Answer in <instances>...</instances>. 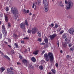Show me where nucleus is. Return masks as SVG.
<instances>
[{
    "label": "nucleus",
    "mask_w": 74,
    "mask_h": 74,
    "mask_svg": "<svg viewBox=\"0 0 74 74\" xmlns=\"http://www.w3.org/2000/svg\"><path fill=\"white\" fill-rule=\"evenodd\" d=\"M2 29L3 32H5V26H4V25H2Z\"/></svg>",
    "instance_id": "nucleus-18"
},
{
    "label": "nucleus",
    "mask_w": 74,
    "mask_h": 74,
    "mask_svg": "<svg viewBox=\"0 0 74 74\" xmlns=\"http://www.w3.org/2000/svg\"><path fill=\"white\" fill-rule=\"evenodd\" d=\"M5 20L6 22H8V18L7 16H5Z\"/></svg>",
    "instance_id": "nucleus-14"
},
{
    "label": "nucleus",
    "mask_w": 74,
    "mask_h": 74,
    "mask_svg": "<svg viewBox=\"0 0 74 74\" xmlns=\"http://www.w3.org/2000/svg\"><path fill=\"white\" fill-rule=\"evenodd\" d=\"M14 16V19L15 20H16V19H17V18H18V16H16V15H15Z\"/></svg>",
    "instance_id": "nucleus-39"
},
{
    "label": "nucleus",
    "mask_w": 74,
    "mask_h": 74,
    "mask_svg": "<svg viewBox=\"0 0 74 74\" xmlns=\"http://www.w3.org/2000/svg\"><path fill=\"white\" fill-rule=\"evenodd\" d=\"M44 9L45 10V11L46 12H47V11H48V8L46 6L45 7H44Z\"/></svg>",
    "instance_id": "nucleus-21"
},
{
    "label": "nucleus",
    "mask_w": 74,
    "mask_h": 74,
    "mask_svg": "<svg viewBox=\"0 0 74 74\" xmlns=\"http://www.w3.org/2000/svg\"><path fill=\"white\" fill-rule=\"evenodd\" d=\"M35 6H36V5H35V3H33L32 5V8H34V6H35Z\"/></svg>",
    "instance_id": "nucleus-41"
},
{
    "label": "nucleus",
    "mask_w": 74,
    "mask_h": 74,
    "mask_svg": "<svg viewBox=\"0 0 74 74\" xmlns=\"http://www.w3.org/2000/svg\"><path fill=\"white\" fill-rule=\"evenodd\" d=\"M63 33H64V31L63 30H62V31H61L60 33L61 34H63Z\"/></svg>",
    "instance_id": "nucleus-37"
},
{
    "label": "nucleus",
    "mask_w": 74,
    "mask_h": 74,
    "mask_svg": "<svg viewBox=\"0 0 74 74\" xmlns=\"http://www.w3.org/2000/svg\"><path fill=\"white\" fill-rule=\"evenodd\" d=\"M13 37L15 38V39H16L18 38V34H13Z\"/></svg>",
    "instance_id": "nucleus-12"
},
{
    "label": "nucleus",
    "mask_w": 74,
    "mask_h": 74,
    "mask_svg": "<svg viewBox=\"0 0 74 74\" xmlns=\"http://www.w3.org/2000/svg\"><path fill=\"white\" fill-rule=\"evenodd\" d=\"M31 32H32L31 29H29L28 30V31H27V33H30V34L31 33Z\"/></svg>",
    "instance_id": "nucleus-32"
},
{
    "label": "nucleus",
    "mask_w": 74,
    "mask_h": 74,
    "mask_svg": "<svg viewBox=\"0 0 74 74\" xmlns=\"http://www.w3.org/2000/svg\"><path fill=\"white\" fill-rule=\"evenodd\" d=\"M71 45L70 44H69V47H71Z\"/></svg>",
    "instance_id": "nucleus-60"
},
{
    "label": "nucleus",
    "mask_w": 74,
    "mask_h": 74,
    "mask_svg": "<svg viewBox=\"0 0 74 74\" xmlns=\"http://www.w3.org/2000/svg\"><path fill=\"white\" fill-rule=\"evenodd\" d=\"M10 69L11 70H13V68H12V67H11L10 68Z\"/></svg>",
    "instance_id": "nucleus-59"
},
{
    "label": "nucleus",
    "mask_w": 74,
    "mask_h": 74,
    "mask_svg": "<svg viewBox=\"0 0 74 74\" xmlns=\"http://www.w3.org/2000/svg\"><path fill=\"white\" fill-rule=\"evenodd\" d=\"M4 43L5 44H8V42L5 41H4Z\"/></svg>",
    "instance_id": "nucleus-48"
},
{
    "label": "nucleus",
    "mask_w": 74,
    "mask_h": 74,
    "mask_svg": "<svg viewBox=\"0 0 74 74\" xmlns=\"http://www.w3.org/2000/svg\"><path fill=\"white\" fill-rule=\"evenodd\" d=\"M37 30V27H35L32 28L31 30V32L33 34H35V33H36V31Z\"/></svg>",
    "instance_id": "nucleus-4"
},
{
    "label": "nucleus",
    "mask_w": 74,
    "mask_h": 74,
    "mask_svg": "<svg viewBox=\"0 0 74 74\" xmlns=\"http://www.w3.org/2000/svg\"><path fill=\"white\" fill-rule=\"evenodd\" d=\"M39 69L40 70H43V69H44V67L42 66H40L39 67Z\"/></svg>",
    "instance_id": "nucleus-29"
},
{
    "label": "nucleus",
    "mask_w": 74,
    "mask_h": 74,
    "mask_svg": "<svg viewBox=\"0 0 74 74\" xmlns=\"http://www.w3.org/2000/svg\"><path fill=\"white\" fill-rule=\"evenodd\" d=\"M65 42L66 44H69L70 42V39H69V38H65Z\"/></svg>",
    "instance_id": "nucleus-9"
},
{
    "label": "nucleus",
    "mask_w": 74,
    "mask_h": 74,
    "mask_svg": "<svg viewBox=\"0 0 74 74\" xmlns=\"http://www.w3.org/2000/svg\"><path fill=\"white\" fill-rule=\"evenodd\" d=\"M17 64L18 65H19V64H21V63H19V62H17Z\"/></svg>",
    "instance_id": "nucleus-58"
},
{
    "label": "nucleus",
    "mask_w": 74,
    "mask_h": 74,
    "mask_svg": "<svg viewBox=\"0 0 74 74\" xmlns=\"http://www.w3.org/2000/svg\"><path fill=\"white\" fill-rule=\"evenodd\" d=\"M4 56L5 58H6V59L8 60H10L11 59L10 58L8 57V56H7L5 55Z\"/></svg>",
    "instance_id": "nucleus-19"
},
{
    "label": "nucleus",
    "mask_w": 74,
    "mask_h": 74,
    "mask_svg": "<svg viewBox=\"0 0 74 74\" xmlns=\"http://www.w3.org/2000/svg\"><path fill=\"white\" fill-rule=\"evenodd\" d=\"M24 43L25 42L24 41H22L21 42V43H22V44H24Z\"/></svg>",
    "instance_id": "nucleus-51"
},
{
    "label": "nucleus",
    "mask_w": 74,
    "mask_h": 74,
    "mask_svg": "<svg viewBox=\"0 0 74 74\" xmlns=\"http://www.w3.org/2000/svg\"><path fill=\"white\" fill-rule=\"evenodd\" d=\"M0 70L2 71V72H3L5 70V68L4 67H1L0 68Z\"/></svg>",
    "instance_id": "nucleus-24"
},
{
    "label": "nucleus",
    "mask_w": 74,
    "mask_h": 74,
    "mask_svg": "<svg viewBox=\"0 0 74 74\" xmlns=\"http://www.w3.org/2000/svg\"><path fill=\"white\" fill-rule=\"evenodd\" d=\"M8 41H9L10 42H11V39H10L9 40H8Z\"/></svg>",
    "instance_id": "nucleus-61"
},
{
    "label": "nucleus",
    "mask_w": 74,
    "mask_h": 74,
    "mask_svg": "<svg viewBox=\"0 0 74 74\" xmlns=\"http://www.w3.org/2000/svg\"><path fill=\"white\" fill-rule=\"evenodd\" d=\"M27 52V49H25V51H24L25 53H26Z\"/></svg>",
    "instance_id": "nucleus-50"
},
{
    "label": "nucleus",
    "mask_w": 74,
    "mask_h": 74,
    "mask_svg": "<svg viewBox=\"0 0 74 74\" xmlns=\"http://www.w3.org/2000/svg\"><path fill=\"white\" fill-rule=\"evenodd\" d=\"M8 46L9 47V48H11V46L9 45H8Z\"/></svg>",
    "instance_id": "nucleus-57"
},
{
    "label": "nucleus",
    "mask_w": 74,
    "mask_h": 74,
    "mask_svg": "<svg viewBox=\"0 0 74 74\" xmlns=\"http://www.w3.org/2000/svg\"><path fill=\"white\" fill-rule=\"evenodd\" d=\"M43 4L45 6H47L48 5L47 0H43Z\"/></svg>",
    "instance_id": "nucleus-8"
},
{
    "label": "nucleus",
    "mask_w": 74,
    "mask_h": 74,
    "mask_svg": "<svg viewBox=\"0 0 74 74\" xmlns=\"http://www.w3.org/2000/svg\"><path fill=\"white\" fill-rule=\"evenodd\" d=\"M44 57L45 60H46L47 62L49 61L50 60V62H52L53 61V60H54L53 55L52 52H49L48 53V55L47 53L45 54Z\"/></svg>",
    "instance_id": "nucleus-1"
},
{
    "label": "nucleus",
    "mask_w": 74,
    "mask_h": 74,
    "mask_svg": "<svg viewBox=\"0 0 74 74\" xmlns=\"http://www.w3.org/2000/svg\"><path fill=\"white\" fill-rule=\"evenodd\" d=\"M70 51H73L74 49V47H73L72 48H70Z\"/></svg>",
    "instance_id": "nucleus-35"
},
{
    "label": "nucleus",
    "mask_w": 74,
    "mask_h": 74,
    "mask_svg": "<svg viewBox=\"0 0 74 74\" xmlns=\"http://www.w3.org/2000/svg\"><path fill=\"white\" fill-rule=\"evenodd\" d=\"M31 60L34 63H35V62H36V59L34 57L31 58Z\"/></svg>",
    "instance_id": "nucleus-13"
},
{
    "label": "nucleus",
    "mask_w": 74,
    "mask_h": 74,
    "mask_svg": "<svg viewBox=\"0 0 74 74\" xmlns=\"http://www.w3.org/2000/svg\"><path fill=\"white\" fill-rule=\"evenodd\" d=\"M23 11L24 12H25V13H26V10L25 9L23 10Z\"/></svg>",
    "instance_id": "nucleus-46"
},
{
    "label": "nucleus",
    "mask_w": 74,
    "mask_h": 74,
    "mask_svg": "<svg viewBox=\"0 0 74 74\" xmlns=\"http://www.w3.org/2000/svg\"><path fill=\"white\" fill-rule=\"evenodd\" d=\"M29 67L30 69H34V66H32V65H29Z\"/></svg>",
    "instance_id": "nucleus-30"
},
{
    "label": "nucleus",
    "mask_w": 74,
    "mask_h": 74,
    "mask_svg": "<svg viewBox=\"0 0 74 74\" xmlns=\"http://www.w3.org/2000/svg\"><path fill=\"white\" fill-rule=\"evenodd\" d=\"M23 39H24V40H27L29 39V38L27 37H26L24 38Z\"/></svg>",
    "instance_id": "nucleus-40"
},
{
    "label": "nucleus",
    "mask_w": 74,
    "mask_h": 74,
    "mask_svg": "<svg viewBox=\"0 0 74 74\" xmlns=\"http://www.w3.org/2000/svg\"><path fill=\"white\" fill-rule=\"evenodd\" d=\"M69 1H68L67 2L66 0H65V3L66 4H68V2Z\"/></svg>",
    "instance_id": "nucleus-43"
},
{
    "label": "nucleus",
    "mask_w": 74,
    "mask_h": 74,
    "mask_svg": "<svg viewBox=\"0 0 74 74\" xmlns=\"http://www.w3.org/2000/svg\"><path fill=\"white\" fill-rule=\"evenodd\" d=\"M38 36L39 37H41V32L40 31H38Z\"/></svg>",
    "instance_id": "nucleus-22"
},
{
    "label": "nucleus",
    "mask_w": 74,
    "mask_h": 74,
    "mask_svg": "<svg viewBox=\"0 0 74 74\" xmlns=\"http://www.w3.org/2000/svg\"><path fill=\"white\" fill-rule=\"evenodd\" d=\"M66 58L67 59H68V60H69V59H71V56L69 55H67L66 56Z\"/></svg>",
    "instance_id": "nucleus-15"
},
{
    "label": "nucleus",
    "mask_w": 74,
    "mask_h": 74,
    "mask_svg": "<svg viewBox=\"0 0 74 74\" xmlns=\"http://www.w3.org/2000/svg\"><path fill=\"white\" fill-rule=\"evenodd\" d=\"M56 36H57V35L56 33L52 35H50V40H53V39L55 38V37Z\"/></svg>",
    "instance_id": "nucleus-5"
},
{
    "label": "nucleus",
    "mask_w": 74,
    "mask_h": 74,
    "mask_svg": "<svg viewBox=\"0 0 74 74\" xmlns=\"http://www.w3.org/2000/svg\"><path fill=\"white\" fill-rule=\"evenodd\" d=\"M32 15V13L30 12L29 13V15Z\"/></svg>",
    "instance_id": "nucleus-62"
},
{
    "label": "nucleus",
    "mask_w": 74,
    "mask_h": 74,
    "mask_svg": "<svg viewBox=\"0 0 74 74\" xmlns=\"http://www.w3.org/2000/svg\"><path fill=\"white\" fill-rule=\"evenodd\" d=\"M62 38L64 39L66 38V34L64 33L62 34Z\"/></svg>",
    "instance_id": "nucleus-17"
},
{
    "label": "nucleus",
    "mask_w": 74,
    "mask_h": 74,
    "mask_svg": "<svg viewBox=\"0 0 74 74\" xmlns=\"http://www.w3.org/2000/svg\"><path fill=\"white\" fill-rule=\"evenodd\" d=\"M29 10H27V13H29Z\"/></svg>",
    "instance_id": "nucleus-56"
},
{
    "label": "nucleus",
    "mask_w": 74,
    "mask_h": 74,
    "mask_svg": "<svg viewBox=\"0 0 74 74\" xmlns=\"http://www.w3.org/2000/svg\"><path fill=\"white\" fill-rule=\"evenodd\" d=\"M14 45H15V48H18V44L16 43L14 44Z\"/></svg>",
    "instance_id": "nucleus-33"
},
{
    "label": "nucleus",
    "mask_w": 74,
    "mask_h": 74,
    "mask_svg": "<svg viewBox=\"0 0 74 74\" xmlns=\"http://www.w3.org/2000/svg\"><path fill=\"white\" fill-rule=\"evenodd\" d=\"M73 2L71 1H68V4L66 5V8L67 10H69L70 8H72L73 6Z\"/></svg>",
    "instance_id": "nucleus-3"
},
{
    "label": "nucleus",
    "mask_w": 74,
    "mask_h": 74,
    "mask_svg": "<svg viewBox=\"0 0 74 74\" xmlns=\"http://www.w3.org/2000/svg\"><path fill=\"white\" fill-rule=\"evenodd\" d=\"M60 5L61 7H64V5H63V4L62 3V1L60 2Z\"/></svg>",
    "instance_id": "nucleus-27"
},
{
    "label": "nucleus",
    "mask_w": 74,
    "mask_h": 74,
    "mask_svg": "<svg viewBox=\"0 0 74 74\" xmlns=\"http://www.w3.org/2000/svg\"><path fill=\"white\" fill-rule=\"evenodd\" d=\"M3 34H4V36H7V32L6 31L3 32Z\"/></svg>",
    "instance_id": "nucleus-25"
},
{
    "label": "nucleus",
    "mask_w": 74,
    "mask_h": 74,
    "mask_svg": "<svg viewBox=\"0 0 74 74\" xmlns=\"http://www.w3.org/2000/svg\"><path fill=\"white\" fill-rule=\"evenodd\" d=\"M69 32L71 34L73 35L74 34V29L73 28H70L69 30Z\"/></svg>",
    "instance_id": "nucleus-6"
},
{
    "label": "nucleus",
    "mask_w": 74,
    "mask_h": 74,
    "mask_svg": "<svg viewBox=\"0 0 74 74\" xmlns=\"http://www.w3.org/2000/svg\"><path fill=\"white\" fill-rule=\"evenodd\" d=\"M44 53H45V51L43 50L42 51V52L41 53V54L42 55H43V54H44Z\"/></svg>",
    "instance_id": "nucleus-45"
},
{
    "label": "nucleus",
    "mask_w": 74,
    "mask_h": 74,
    "mask_svg": "<svg viewBox=\"0 0 74 74\" xmlns=\"http://www.w3.org/2000/svg\"><path fill=\"white\" fill-rule=\"evenodd\" d=\"M11 13L13 15H16L18 13V10L16 8L13 7L11 9L10 11Z\"/></svg>",
    "instance_id": "nucleus-2"
},
{
    "label": "nucleus",
    "mask_w": 74,
    "mask_h": 74,
    "mask_svg": "<svg viewBox=\"0 0 74 74\" xmlns=\"http://www.w3.org/2000/svg\"><path fill=\"white\" fill-rule=\"evenodd\" d=\"M55 26L56 29H57L58 28V24H56Z\"/></svg>",
    "instance_id": "nucleus-38"
},
{
    "label": "nucleus",
    "mask_w": 74,
    "mask_h": 74,
    "mask_svg": "<svg viewBox=\"0 0 74 74\" xmlns=\"http://www.w3.org/2000/svg\"><path fill=\"white\" fill-rule=\"evenodd\" d=\"M10 71V69H8L7 70V72L9 73V74H15L12 71Z\"/></svg>",
    "instance_id": "nucleus-10"
},
{
    "label": "nucleus",
    "mask_w": 74,
    "mask_h": 74,
    "mask_svg": "<svg viewBox=\"0 0 74 74\" xmlns=\"http://www.w3.org/2000/svg\"><path fill=\"white\" fill-rule=\"evenodd\" d=\"M11 53L12 55L14 54V50H12L11 51Z\"/></svg>",
    "instance_id": "nucleus-36"
},
{
    "label": "nucleus",
    "mask_w": 74,
    "mask_h": 74,
    "mask_svg": "<svg viewBox=\"0 0 74 74\" xmlns=\"http://www.w3.org/2000/svg\"><path fill=\"white\" fill-rule=\"evenodd\" d=\"M20 27L21 29H25V25L23 23H22L20 24Z\"/></svg>",
    "instance_id": "nucleus-7"
},
{
    "label": "nucleus",
    "mask_w": 74,
    "mask_h": 74,
    "mask_svg": "<svg viewBox=\"0 0 74 74\" xmlns=\"http://www.w3.org/2000/svg\"><path fill=\"white\" fill-rule=\"evenodd\" d=\"M2 38V34L0 32V38Z\"/></svg>",
    "instance_id": "nucleus-44"
},
{
    "label": "nucleus",
    "mask_w": 74,
    "mask_h": 74,
    "mask_svg": "<svg viewBox=\"0 0 74 74\" xmlns=\"http://www.w3.org/2000/svg\"><path fill=\"white\" fill-rule=\"evenodd\" d=\"M8 27H11V23H8Z\"/></svg>",
    "instance_id": "nucleus-34"
},
{
    "label": "nucleus",
    "mask_w": 74,
    "mask_h": 74,
    "mask_svg": "<svg viewBox=\"0 0 74 74\" xmlns=\"http://www.w3.org/2000/svg\"><path fill=\"white\" fill-rule=\"evenodd\" d=\"M0 53H1L2 54V53H3V52H2L1 51H0Z\"/></svg>",
    "instance_id": "nucleus-63"
},
{
    "label": "nucleus",
    "mask_w": 74,
    "mask_h": 74,
    "mask_svg": "<svg viewBox=\"0 0 74 74\" xmlns=\"http://www.w3.org/2000/svg\"><path fill=\"white\" fill-rule=\"evenodd\" d=\"M55 66L56 67H58L59 66V64H58V63H57L56 64Z\"/></svg>",
    "instance_id": "nucleus-42"
},
{
    "label": "nucleus",
    "mask_w": 74,
    "mask_h": 74,
    "mask_svg": "<svg viewBox=\"0 0 74 74\" xmlns=\"http://www.w3.org/2000/svg\"><path fill=\"white\" fill-rule=\"evenodd\" d=\"M19 58L20 59H22V56H19Z\"/></svg>",
    "instance_id": "nucleus-47"
},
{
    "label": "nucleus",
    "mask_w": 74,
    "mask_h": 74,
    "mask_svg": "<svg viewBox=\"0 0 74 74\" xmlns=\"http://www.w3.org/2000/svg\"><path fill=\"white\" fill-rule=\"evenodd\" d=\"M51 26H52V27H53V26H54V24H53V23L51 24Z\"/></svg>",
    "instance_id": "nucleus-52"
},
{
    "label": "nucleus",
    "mask_w": 74,
    "mask_h": 74,
    "mask_svg": "<svg viewBox=\"0 0 74 74\" xmlns=\"http://www.w3.org/2000/svg\"><path fill=\"white\" fill-rule=\"evenodd\" d=\"M51 71H52V74H55V70L54 69H51Z\"/></svg>",
    "instance_id": "nucleus-26"
},
{
    "label": "nucleus",
    "mask_w": 74,
    "mask_h": 74,
    "mask_svg": "<svg viewBox=\"0 0 74 74\" xmlns=\"http://www.w3.org/2000/svg\"><path fill=\"white\" fill-rule=\"evenodd\" d=\"M28 51H30V47H28Z\"/></svg>",
    "instance_id": "nucleus-54"
},
{
    "label": "nucleus",
    "mask_w": 74,
    "mask_h": 74,
    "mask_svg": "<svg viewBox=\"0 0 74 74\" xmlns=\"http://www.w3.org/2000/svg\"><path fill=\"white\" fill-rule=\"evenodd\" d=\"M41 45H44L45 44V43H40Z\"/></svg>",
    "instance_id": "nucleus-53"
},
{
    "label": "nucleus",
    "mask_w": 74,
    "mask_h": 74,
    "mask_svg": "<svg viewBox=\"0 0 74 74\" xmlns=\"http://www.w3.org/2000/svg\"><path fill=\"white\" fill-rule=\"evenodd\" d=\"M25 25L26 26H28V27H29V23H28L27 21V20H25Z\"/></svg>",
    "instance_id": "nucleus-16"
},
{
    "label": "nucleus",
    "mask_w": 74,
    "mask_h": 74,
    "mask_svg": "<svg viewBox=\"0 0 74 74\" xmlns=\"http://www.w3.org/2000/svg\"><path fill=\"white\" fill-rule=\"evenodd\" d=\"M37 41H39L40 42H41V41H42V40H41V38H38V39Z\"/></svg>",
    "instance_id": "nucleus-31"
},
{
    "label": "nucleus",
    "mask_w": 74,
    "mask_h": 74,
    "mask_svg": "<svg viewBox=\"0 0 74 74\" xmlns=\"http://www.w3.org/2000/svg\"><path fill=\"white\" fill-rule=\"evenodd\" d=\"M69 18H71V16H68Z\"/></svg>",
    "instance_id": "nucleus-64"
},
{
    "label": "nucleus",
    "mask_w": 74,
    "mask_h": 74,
    "mask_svg": "<svg viewBox=\"0 0 74 74\" xmlns=\"http://www.w3.org/2000/svg\"><path fill=\"white\" fill-rule=\"evenodd\" d=\"M44 41L45 43H48V39L47 37H46V38L45 39Z\"/></svg>",
    "instance_id": "nucleus-20"
},
{
    "label": "nucleus",
    "mask_w": 74,
    "mask_h": 74,
    "mask_svg": "<svg viewBox=\"0 0 74 74\" xmlns=\"http://www.w3.org/2000/svg\"><path fill=\"white\" fill-rule=\"evenodd\" d=\"M38 52H39V50H36L33 53V54H34V55H37L38 53Z\"/></svg>",
    "instance_id": "nucleus-11"
},
{
    "label": "nucleus",
    "mask_w": 74,
    "mask_h": 74,
    "mask_svg": "<svg viewBox=\"0 0 74 74\" xmlns=\"http://www.w3.org/2000/svg\"><path fill=\"white\" fill-rule=\"evenodd\" d=\"M27 60L25 59H24L22 60L23 63H24V64H25V63H27Z\"/></svg>",
    "instance_id": "nucleus-23"
},
{
    "label": "nucleus",
    "mask_w": 74,
    "mask_h": 74,
    "mask_svg": "<svg viewBox=\"0 0 74 74\" xmlns=\"http://www.w3.org/2000/svg\"><path fill=\"white\" fill-rule=\"evenodd\" d=\"M5 11L7 12H8L9 11V10H10V9H9V7H7L6 8H5Z\"/></svg>",
    "instance_id": "nucleus-28"
},
{
    "label": "nucleus",
    "mask_w": 74,
    "mask_h": 74,
    "mask_svg": "<svg viewBox=\"0 0 74 74\" xmlns=\"http://www.w3.org/2000/svg\"><path fill=\"white\" fill-rule=\"evenodd\" d=\"M58 46V47H59V42H58L57 43Z\"/></svg>",
    "instance_id": "nucleus-49"
},
{
    "label": "nucleus",
    "mask_w": 74,
    "mask_h": 74,
    "mask_svg": "<svg viewBox=\"0 0 74 74\" xmlns=\"http://www.w3.org/2000/svg\"><path fill=\"white\" fill-rule=\"evenodd\" d=\"M60 53H63V51H62V50H61L60 51Z\"/></svg>",
    "instance_id": "nucleus-55"
}]
</instances>
